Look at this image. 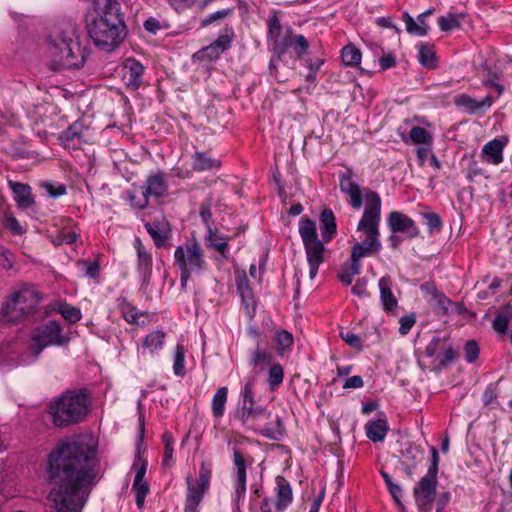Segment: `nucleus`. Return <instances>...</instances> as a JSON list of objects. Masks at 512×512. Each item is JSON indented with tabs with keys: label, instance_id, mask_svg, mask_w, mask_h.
Here are the masks:
<instances>
[{
	"label": "nucleus",
	"instance_id": "c85d7f7f",
	"mask_svg": "<svg viewBox=\"0 0 512 512\" xmlns=\"http://www.w3.org/2000/svg\"><path fill=\"white\" fill-rule=\"evenodd\" d=\"M388 429V423L385 418L370 421L365 426L366 436L373 442L383 441Z\"/></svg>",
	"mask_w": 512,
	"mask_h": 512
},
{
	"label": "nucleus",
	"instance_id": "f3484780",
	"mask_svg": "<svg viewBox=\"0 0 512 512\" xmlns=\"http://www.w3.org/2000/svg\"><path fill=\"white\" fill-rule=\"evenodd\" d=\"M84 131L83 122L75 121L60 134L59 139L65 148L77 149L84 142Z\"/></svg>",
	"mask_w": 512,
	"mask_h": 512
},
{
	"label": "nucleus",
	"instance_id": "f8f14e48",
	"mask_svg": "<svg viewBox=\"0 0 512 512\" xmlns=\"http://www.w3.org/2000/svg\"><path fill=\"white\" fill-rule=\"evenodd\" d=\"M387 225L393 234L404 233L409 239L420 235V230L415 221L402 212H390L387 218Z\"/></svg>",
	"mask_w": 512,
	"mask_h": 512
},
{
	"label": "nucleus",
	"instance_id": "bf43d9fd",
	"mask_svg": "<svg viewBox=\"0 0 512 512\" xmlns=\"http://www.w3.org/2000/svg\"><path fill=\"white\" fill-rule=\"evenodd\" d=\"M403 456L407 462H411L412 468H415L416 462L424 457V451L419 446L409 445Z\"/></svg>",
	"mask_w": 512,
	"mask_h": 512
},
{
	"label": "nucleus",
	"instance_id": "c03bdc74",
	"mask_svg": "<svg viewBox=\"0 0 512 512\" xmlns=\"http://www.w3.org/2000/svg\"><path fill=\"white\" fill-rule=\"evenodd\" d=\"M237 290L240 293L243 303L246 306V309H249L250 306L254 308V299L252 295V290L249 286L247 276L245 274L238 276L237 278Z\"/></svg>",
	"mask_w": 512,
	"mask_h": 512
},
{
	"label": "nucleus",
	"instance_id": "20e7f679",
	"mask_svg": "<svg viewBox=\"0 0 512 512\" xmlns=\"http://www.w3.org/2000/svg\"><path fill=\"white\" fill-rule=\"evenodd\" d=\"M47 54L52 70L80 68L86 58L80 43L76 23L68 21L56 25L48 37Z\"/></svg>",
	"mask_w": 512,
	"mask_h": 512
},
{
	"label": "nucleus",
	"instance_id": "72a5a7b5",
	"mask_svg": "<svg viewBox=\"0 0 512 512\" xmlns=\"http://www.w3.org/2000/svg\"><path fill=\"white\" fill-rule=\"evenodd\" d=\"M259 432L269 439L279 440L284 435L285 428L281 418L276 415L273 421L265 423Z\"/></svg>",
	"mask_w": 512,
	"mask_h": 512
},
{
	"label": "nucleus",
	"instance_id": "412c9836",
	"mask_svg": "<svg viewBox=\"0 0 512 512\" xmlns=\"http://www.w3.org/2000/svg\"><path fill=\"white\" fill-rule=\"evenodd\" d=\"M231 45V38L228 35H220L213 43L201 49L198 54L201 59L214 61L227 50Z\"/></svg>",
	"mask_w": 512,
	"mask_h": 512
},
{
	"label": "nucleus",
	"instance_id": "6ab92c4d",
	"mask_svg": "<svg viewBox=\"0 0 512 512\" xmlns=\"http://www.w3.org/2000/svg\"><path fill=\"white\" fill-rule=\"evenodd\" d=\"M492 102L491 96H486L483 100L477 101L467 94L458 95L454 100V103L468 114L484 112L491 107Z\"/></svg>",
	"mask_w": 512,
	"mask_h": 512
},
{
	"label": "nucleus",
	"instance_id": "dca6fc26",
	"mask_svg": "<svg viewBox=\"0 0 512 512\" xmlns=\"http://www.w3.org/2000/svg\"><path fill=\"white\" fill-rule=\"evenodd\" d=\"M12 295L19 303L20 311L24 315L33 313L41 301L40 293L32 286L25 285Z\"/></svg>",
	"mask_w": 512,
	"mask_h": 512
},
{
	"label": "nucleus",
	"instance_id": "09e8293b",
	"mask_svg": "<svg viewBox=\"0 0 512 512\" xmlns=\"http://www.w3.org/2000/svg\"><path fill=\"white\" fill-rule=\"evenodd\" d=\"M293 342L294 339L290 332L281 330L276 333V349L281 356L290 350Z\"/></svg>",
	"mask_w": 512,
	"mask_h": 512
},
{
	"label": "nucleus",
	"instance_id": "4d7b16f0",
	"mask_svg": "<svg viewBox=\"0 0 512 512\" xmlns=\"http://www.w3.org/2000/svg\"><path fill=\"white\" fill-rule=\"evenodd\" d=\"M458 357L457 351L454 350L452 345L449 343L446 349L443 350L441 356L436 360V364L443 368L454 362Z\"/></svg>",
	"mask_w": 512,
	"mask_h": 512
},
{
	"label": "nucleus",
	"instance_id": "e433bc0d",
	"mask_svg": "<svg viewBox=\"0 0 512 512\" xmlns=\"http://www.w3.org/2000/svg\"><path fill=\"white\" fill-rule=\"evenodd\" d=\"M299 233L302 238L303 244L319 240L315 222L308 218H301L299 223Z\"/></svg>",
	"mask_w": 512,
	"mask_h": 512
},
{
	"label": "nucleus",
	"instance_id": "ea45409f",
	"mask_svg": "<svg viewBox=\"0 0 512 512\" xmlns=\"http://www.w3.org/2000/svg\"><path fill=\"white\" fill-rule=\"evenodd\" d=\"M228 389L227 387H220L212 399V414L216 418L223 416L225 411V404L227 402Z\"/></svg>",
	"mask_w": 512,
	"mask_h": 512
},
{
	"label": "nucleus",
	"instance_id": "7ed1b4c3",
	"mask_svg": "<svg viewBox=\"0 0 512 512\" xmlns=\"http://www.w3.org/2000/svg\"><path fill=\"white\" fill-rule=\"evenodd\" d=\"M381 205L382 202L378 193L375 191L366 193V207H364L363 215L357 225V230L365 233L366 238L362 242L354 244L351 252V263L342 267L339 278L345 285H350L353 277L360 273L359 260L381 249V243L378 239L380 235Z\"/></svg>",
	"mask_w": 512,
	"mask_h": 512
},
{
	"label": "nucleus",
	"instance_id": "6e6d98bb",
	"mask_svg": "<svg viewBox=\"0 0 512 512\" xmlns=\"http://www.w3.org/2000/svg\"><path fill=\"white\" fill-rule=\"evenodd\" d=\"M284 378L283 368L280 364H273L269 369L268 383L272 389L278 387Z\"/></svg>",
	"mask_w": 512,
	"mask_h": 512
},
{
	"label": "nucleus",
	"instance_id": "b1692460",
	"mask_svg": "<svg viewBox=\"0 0 512 512\" xmlns=\"http://www.w3.org/2000/svg\"><path fill=\"white\" fill-rule=\"evenodd\" d=\"M134 248L137 252V268L139 272L144 276H150L152 272V255L144 247L140 238L136 237L134 240Z\"/></svg>",
	"mask_w": 512,
	"mask_h": 512
},
{
	"label": "nucleus",
	"instance_id": "9b49d317",
	"mask_svg": "<svg viewBox=\"0 0 512 512\" xmlns=\"http://www.w3.org/2000/svg\"><path fill=\"white\" fill-rule=\"evenodd\" d=\"M420 289L436 315L445 316L450 313L451 300L434 283L425 282Z\"/></svg>",
	"mask_w": 512,
	"mask_h": 512
},
{
	"label": "nucleus",
	"instance_id": "603ef678",
	"mask_svg": "<svg viewBox=\"0 0 512 512\" xmlns=\"http://www.w3.org/2000/svg\"><path fill=\"white\" fill-rule=\"evenodd\" d=\"M282 26L277 16H272L268 21V39L274 46L281 39Z\"/></svg>",
	"mask_w": 512,
	"mask_h": 512
},
{
	"label": "nucleus",
	"instance_id": "39448f33",
	"mask_svg": "<svg viewBox=\"0 0 512 512\" xmlns=\"http://www.w3.org/2000/svg\"><path fill=\"white\" fill-rule=\"evenodd\" d=\"M90 398L87 389L66 390L48 404L53 424L66 428L82 422L89 413Z\"/></svg>",
	"mask_w": 512,
	"mask_h": 512
},
{
	"label": "nucleus",
	"instance_id": "f03ea898",
	"mask_svg": "<svg viewBox=\"0 0 512 512\" xmlns=\"http://www.w3.org/2000/svg\"><path fill=\"white\" fill-rule=\"evenodd\" d=\"M86 29L94 44L103 50L117 48L126 36V25L118 0H93L86 14Z\"/></svg>",
	"mask_w": 512,
	"mask_h": 512
},
{
	"label": "nucleus",
	"instance_id": "4c0bfd02",
	"mask_svg": "<svg viewBox=\"0 0 512 512\" xmlns=\"http://www.w3.org/2000/svg\"><path fill=\"white\" fill-rule=\"evenodd\" d=\"M465 17V13L449 12L446 16L438 18V25L442 31H451L459 28L461 21H463Z\"/></svg>",
	"mask_w": 512,
	"mask_h": 512
},
{
	"label": "nucleus",
	"instance_id": "1a4fd4ad",
	"mask_svg": "<svg viewBox=\"0 0 512 512\" xmlns=\"http://www.w3.org/2000/svg\"><path fill=\"white\" fill-rule=\"evenodd\" d=\"M233 463L235 467V491L233 494V512H240L246 494V462L242 453L233 447Z\"/></svg>",
	"mask_w": 512,
	"mask_h": 512
},
{
	"label": "nucleus",
	"instance_id": "0e129e2a",
	"mask_svg": "<svg viewBox=\"0 0 512 512\" xmlns=\"http://www.w3.org/2000/svg\"><path fill=\"white\" fill-rule=\"evenodd\" d=\"M293 46L295 49V52L299 58H301L307 51L309 47V43L307 39L303 35H296L292 37Z\"/></svg>",
	"mask_w": 512,
	"mask_h": 512
},
{
	"label": "nucleus",
	"instance_id": "bb28decb",
	"mask_svg": "<svg viewBox=\"0 0 512 512\" xmlns=\"http://www.w3.org/2000/svg\"><path fill=\"white\" fill-rule=\"evenodd\" d=\"M141 190H143L149 197L163 196L167 191V184L164 179V175L162 173L150 175L146 180V185L141 187Z\"/></svg>",
	"mask_w": 512,
	"mask_h": 512
},
{
	"label": "nucleus",
	"instance_id": "a878e982",
	"mask_svg": "<svg viewBox=\"0 0 512 512\" xmlns=\"http://www.w3.org/2000/svg\"><path fill=\"white\" fill-rule=\"evenodd\" d=\"M164 339L165 334L162 331L156 330L151 332L144 338L141 347L138 349L139 353L143 356L155 354L163 348Z\"/></svg>",
	"mask_w": 512,
	"mask_h": 512
},
{
	"label": "nucleus",
	"instance_id": "f704fd0d",
	"mask_svg": "<svg viewBox=\"0 0 512 512\" xmlns=\"http://www.w3.org/2000/svg\"><path fill=\"white\" fill-rule=\"evenodd\" d=\"M417 49L419 63L428 69H434L437 66V59L433 47L428 44L420 43L417 45Z\"/></svg>",
	"mask_w": 512,
	"mask_h": 512
},
{
	"label": "nucleus",
	"instance_id": "6e6552de",
	"mask_svg": "<svg viewBox=\"0 0 512 512\" xmlns=\"http://www.w3.org/2000/svg\"><path fill=\"white\" fill-rule=\"evenodd\" d=\"M211 475L210 465L202 463L197 479L194 480L191 476L186 477L187 493L184 512H198L197 507L210 487Z\"/></svg>",
	"mask_w": 512,
	"mask_h": 512
},
{
	"label": "nucleus",
	"instance_id": "4468645a",
	"mask_svg": "<svg viewBox=\"0 0 512 512\" xmlns=\"http://www.w3.org/2000/svg\"><path fill=\"white\" fill-rule=\"evenodd\" d=\"M145 67L134 58H127L121 66V77L124 84L137 90L143 82Z\"/></svg>",
	"mask_w": 512,
	"mask_h": 512
},
{
	"label": "nucleus",
	"instance_id": "5701e85b",
	"mask_svg": "<svg viewBox=\"0 0 512 512\" xmlns=\"http://www.w3.org/2000/svg\"><path fill=\"white\" fill-rule=\"evenodd\" d=\"M380 289V300L386 313H394L398 301L391 290V281L389 277H381L378 282Z\"/></svg>",
	"mask_w": 512,
	"mask_h": 512
},
{
	"label": "nucleus",
	"instance_id": "c9c22d12",
	"mask_svg": "<svg viewBox=\"0 0 512 512\" xmlns=\"http://www.w3.org/2000/svg\"><path fill=\"white\" fill-rule=\"evenodd\" d=\"M511 319L512 307L510 305H505L493 319L492 327L496 332L504 334Z\"/></svg>",
	"mask_w": 512,
	"mask_h": 512
},
{
	"label": "nucleus",
	"instance_id": "423d86ee",
	"mask_svg": "<svg viewBox=\"0 0 512 512\" xmlns=\"http://www.w3.org/2000/svg\"><path fill=\"white\" fill-rule=\"evenodd\" d=\"M174 259L179 267L181 288L185 289L192 273L205 270L207 262L204 252L196 241H191L175 249Z\"/></svg>",
	"mask_w": 512,
	"mask_h": 512
},
{
	"label": "nucleus",
	"instance_id": "a19ab883",
	"mask_svg": "<svg viewBox=\"0 0 512 512\" xmlns=\"http://www.w3.org/2000/svg\"><path fill=\"white\" fill-rule=\"evenodd\" d=\"M448 344L447 338L434 336L425 348V355L433 358L434 362H436Z\"/></svg>",
	"mask_w": 512,
	"mask_h": 512
},
{
	"label": "nucleus",
	"instance_id": "8fccbe9b",
	"mask_svg": "<svg viewBox=\"0 0 512 512\" xmlns=\"http://www.w3.org/2000/svg\"><path fill=\"white\" fill-rule=\"evenodd\" d=\"M208 241L207 246L210 248L215 249L220 254L224 255L227 246H228V240L227 238L217 235L215 232H213L210 228L208 229V236L206 238Z\"/></svg>",
	"mask_w": 512,
	"mask_h": 512
},
{
	"label": "nucleus",
	"instance_id": "f257e3e1",
	"mask_svg": "<svg viewBox=\"0 0 512 512\" xmlns=\"http://www.w3.org/2000/svg\"><path fill=\"white\" fill-rule=\"evenodd\" d=\"M95 450L83 439L58 443L47 456V500L55 512H81L97 478Z\"/></svg>",
	"mask_w": 512,
	"mask_h": 512
},
{
	"label": "nucleus",
	"instance_id": "49530a36",
	"mask_svg": "<svg viewBox=\"0 0 512 512\" xmlns=\"http://www.w3.org/2000/svg\"><path fill=\"white\" fill-rule=\"evenodd\" d=\"M270 418L271 413L269 411L263 407L257 406L255 413L251 416L250 424H245V426L259 432L262 429V426L267 423V420Z\"/></svg>",
	"mask_w": 512,
	"mask_h": 512
},
{
	"label": "nucleus",
	"instance_id": "473e14b6",
	"mask_svg": "<svg viewBox=\"0 0 512 512\" xmlns=\"http://www.w3.org/2000/svg\"><path fill=\"white\" fill-rule=\"evenodd\" d=\"M121 313L124 319L131 324L144 325L147 320V314L144 312H138L137 308L128 302H122L120 304Z\"/></svg>",
	"mask_w": 512,
	"mask_h": 512
},
{
	"label": "nucleus",
	"instance_id": "774afa93",
	"mask_svg": "<svg viewBox=\"0 0 512 512\" xmlns=\"http://www.w3.org/2000/svg\"><path fill=\"white\" fill-rule=\"evenodd\" d=\"M78 266L85 272V275L90 278H96L99 273V265L97 262H89L82 260L78 262Z\"/></svg>",
	"mask_w": 512,
	"mask_h": 512
},
{
	"label": "nucleus",
	"instance_id": "4be33fe9",
	"mask_svg": "<svg viewBox=\"0 0 512 512\" xmlns=\"http://www.w3.org/2000/svg\"><path fill=\"white\" fill-rule=\"evenodd\" d=\"M506 141L501 138H495L484 145L482 157L485 161L498 165L503 161V149Z\"/></svg>",
	"mask_w": 512,
	"mask_h": 512
},
{
	"label": "nucleus",
	"instance_id": "2eb2a0df",
	"mask_svg": "<svg viewBox=\"0 0 512 512\" xmlns=\"http://www.w3.org/2000/svg\"><path fill=\"white\" fill-rule=\"evenodd\" d=\"M253 386L254 380H248L240 393V407L238 408L236 415L242 421L243 425L250 424L251 416H253L257 407L254 403Z\"/></svg>",
	"mask_w": 512,
	"mask_h": 512
},
{
	"label": "nucleus",
	"instance_id": "3c124183",
	"mask_svg": "<svg viewBox=\"0 0 512 512\" xmlns=\"http://www.w3.org/2000/svg\"><path fill=\"white\" fill-rule=\"evenodd\" d=\"M411 141L415 144L431 145L432 135L424 128L414 126L409 132Z\"/></svg>",
	"mask_w": 512,
	"mask_h": 512
},
{
	"label": "nucleus",
	"instance_id": "864d4df0",
	"mask_svg": "<svg viewBox=\"0 0 512 512\" xmlns=\"http://www.w3.org/2000/svg\"><path fill=\"white\" fill-rule=\"evenodd\" d=\"M162 440L164 443V455L162 464L165 467H170L173 465V438L170 433H164L162 436Z\"/></svg>",
	"mask_w": 512,
	"mask_h": 512
},
{
	"label": "nucleus",
	"instance_id": "de8ad7c7",
	"mask_svg": "<svg viewBox=\"0 0 512 512\" xmlns=\"http://www.w3.org/2000/svg\"><path fill=\"white\" fill-rule=\"evenodd\" d=\"M361 51L352 45L342 49L341 57L345 66H357L361 62Z\"/></svg>",
	"mask_w": 512,
	"mask_h": 512
},
{
	"label": "nucleus",
	"instance_id": "338daca9",
	"mask_svg": "<svg viewBox=\"0 0 512 512\" xmlns=\"http://www.w3.org/2000/svg\"><path fill=\"white\" fill-rule=\"evenodd\" d=\"M416 322L415 314L411 313L409 315L402 316L399 320L400 327L399 333L401 335H407Z\"/></svg>",
	"mask_w": 512,
	"mask_h": 512
},
{
	"label": "nucleus",
	"instance_id": "e2e57ef3",
	"mask_svg": "<svg viewBox=\"0 0 512 512\" xmlns=\"http://www.w3.org/2000/svg\"><path fill=\"white\" fill-rule=\"evenodd\" d=\"M465 359L468 363H473L479 356V347L476 341L470 340L464 346Z\"/></svg>",
	"mask_w": 512,
	"mask_h": 512
},
{
	"label": "nucleus",
	"instance_id": "58836bf2",
	"mask_svg": "<svg viewBox=\"0 0 512 512\" xmlns=\"http://www.w3.org/2000/svg\"><path fill=\"white\" fill-rule=\"evenodd\" d=\"M321 224L323 238L327 241L331 240L332 235L336 233V222L332 210H323L321 214Z\"/></svg>",
	"mask_w": 512,
	"mask_h": 512
},
{
	"label": "nucleus",
	"instance_id": "052dcab7",
	"mask_svg": "<svg viewBox=\"0 0 512 512\" xmlns=\"http://www.w3.org/2000/svg\"><path fill=\"white\" fill-rule=\"evenodd\" d=\"M233 8H226L219 11H216L214 13H211L207 17L203 18L201 20V26L206 27L216 21L223 20L227 16L231 15L233 13Z\"/></svg>",
	"mask_w": 512,
	"mask_h": 512
},
{
	"label": "nucleus",
	"instance_id": "7c9ffc66",
	"mask_svg": "<svg viewBox=\"0 0 512 512\" xmlns=\"http://www.w3.org/2000/svg\"><path fill=\"white\" fill-rule=\"evenodd\" d=\"M292 489L287 481L281 479L277 483V498L275 507L277 512H283L292 502Z\"/></svg>",
	"mask_w": 512,
	"mask_h": 512
},
{
	"label": "nucleus",
	"instance_id": "0eeeda50",
	"mask_svg": "<svg viewBox=\"0 0 512 512\" xmlns=\"http://www.w3.org/2000/svg\"><path fill=\"white\" fill-rule=\"evenodd\" d=\"M66 342L60 324L51 320L33 331L30 349L34 358H37L46 347L61 346Z\"/></svg>",
	"mask_w": 512,
	"mask_h": 512
},
{
	"label": "nucleus",
	"instance_id": "cd10ccee",
	"mask_svg": "<svg viewBox=\"0 0 512 512\" xmlns=\"http://www.w3.org/2000/svg\"><path fill=\"white\" fill-rule=\"evenodd\" d=\"M146 472L145 466H141L135 475L132 489L136 495V504L138 507H142L145 501V498L149 492V486L146 481H144V475Z\"/></svg>",
	"mask_w": 512,
	"mask_h": 512
},
{
	"label": "nucleus",
	"instance_id": "ddd939ff",
	"mask_svg": "<svg viewBox=\"0 0 512 512\" xmlns=\"http://www.w3.org/2000/svg\"><path fill=\"white\" fill-rule=\"evenodd\" d=\"M340 190L349 197V204L353 209H360L363 204V197L366 200V193L370 189H366L363 193L361 187L352 180L351 172H345L339 176Z\"/></svg>",
	"mask_w": 512,
	"mask_h": 512
},
{
	"label": "nucleus",
	"instance_id": "2f4dec72",
	"mask_svg": "<svg viewBox=\"0 0 512 512\" xmlns=\"http://www.w3.org/2000/svg\"><path fill=\"white\" fill-rule=\"evenodd\" d=\"M402 20L405 23L408 33L417 36H425L428 33L429 26L424 20V15H419L417 20H414V18L410 16L408 12H404L402 15Z\"/></svg>",
	"mask_w": 512,
	"mask_h": 512
},
{
	"label": "nucleus",
	"instance_id": "69168bd1",
	"mask_svg": "<svg viewBox=\"0 0 512 512\" xmlns=\"http://www.w3.org/2000/svg\"><path fill=\"white\" fill-rule=\"evenodd\" d=\"M15 262L14 255L6 248H0V266L5 270L13 269Z\"/></svg>",
	"mask_w": 512,
	"mask_h": 512
},
{
	"label": "nucleus",
	"instance_id": "393cba45",
	"mask_svg": "<svg viewBox=\"0 0 512 512\" xmlns=\"http://www.w3.org/2000/svg\"><path fill=\"white\" fill-rule=\"evenodd\" d=\"M8 185L13 191L14 199L20 208L27 209L34 204L31 187L28 184L9 181Z\"/></svg>",
	"mask_w": 512,
	"mask_h": 512
},
{
	"label": "nucleus",
	"instance_id": "c756f323",
	"mask_svg": "<svg viewBox=\"0 0 512 512\" xmlns=\"http://www.w3.org/2000/svg\"><path fill=\"white\" fill-rule=\"evenodd\" d=\"M1 315L4 320L12 323L20 321L25 316L24 313L20 311L19 303L13 295L3 302Z\"/></svg>",
	"mask_w": 512,
	"mask_h": 512
},
{
	"label": "nucleus",
	"instance_id": "680f3d73",
	"mask_svg": "<svg viewBox=\"0 0 512 512\" xmlns=\"http://www.w3.org/2000/svg\"><path fill=\"white\" fill-rule=\"evenodd\" d=\"M340 337L342 340H344L350 347L358 350V351H361L362 348H363V344H362V341H361V338L351 332V331H341L340 332Z\"/></svg>",
	"mask_w": 512,
	"mask_h": 512
},
{
	"label": "nucleus",
	"instance_id": "aec40b11",
	"mask_svg": "<svg viewBox=\"0 0 512 512\" xmlns=\"http://www.w3.org/2000/svg\"><path fill=\"white\" fill-rule=\"evenodd\" d=\"M144 227L154 241L156 247L161 248L165 245L170 236V225L166 220L146 222Z\"/></svg>",
	"mask_w": 512,
	"mask_h": 512
},
{
	"label": "nucleus",
	"instance_id": "5fc2aeb1",
	"mask_svg": "<svg viewBox=\"0 0 512 512\" xmlns=\"http://www.w3.org/2000/svg\"><path fill=\"white\" fill-rule=\"evenodd\" d=\"M295 34L292 33L291 30H287L282 36L281 39L272 47L274 53L280 57L282 54L285 53L288 47L293 46L292 37H294Z\"/></svg>",
	"mask_w": 512,
	"mask_h": 512
},
{
	"label": "nucleus",
	"instance_id": "a211bd4d",
	"mask_svg": "<svg viewBox=\"0 0 512 512\" xmlns=\"http://www.w3.org/2000/svg\"><path fill=\"white\" fill-rule=\"evenodd\" d=\"M304 248L309 264V276L310 279H314L320 264L324 261L325 247L324 244L318 240L304 244Z\"/></svg>",
	"mask_w": 512,
	"mask_h": 512
},
{
	"label": "nucleus",
	"instance_id": "a18cd8bd",
	"mask_svg": "<svg viewBox=\"0 0 512 512\" xmlns=\"http://www.w3.org/2000/svg\"><path fill=\"white\" fill-rule=\"evenodd\" d=\"M185 353L186 349L183 344L178 343L175 348L173 357V372L178 377H183L186 373L185 370Z\"/></svg>",
	"mask_w": 512,
	"mask_h": 512
},
{
	"label": "nucleus",
	"instance_id": "13d9d810",
	"mask_svg": "<svg viewBox=\"0 0 512 512\" xmlns=\"http://www.w3.org/2000/svg\"><path fill=\"white\" fill-rule=\"evenodd\" d=\"M423 218L426 220L429 233L439 232L442 228V221L440 216L435 212L422 213Z\"/></svg>",
	"mask_w": 512,
	"mask_h": 512
},
{
	"label": "nucleus",
	"instance_id": "9d476101",
	"mask_svg": "<svg viewBox=\"0 0 512 512\" xmlns=\"http://www.w3.org/2000/svg\"><path fill=\"white\" fill-rule=\"evenodd\" d=\"M437 483V475L427 473L414 487L413 493L419 509L428 512L432 508Z\"/></svg>",
	"mask_w": 512,
	"mask_h": 512
},
{
	"label": "nucleus",
	"instance_id": "37998d69",
	"mask_svg": "<svg viewBox=\"0 0 512 512\" xmlns=\"http://www.w3.org/2000/svg\"><path fill=\"white\" fill-rule=\"evenodd\" d=\"M272 356L268 352L259 349V345L257 348L251 352L250 355V364L256 369V372H261L264 370L266 365L271 364Z\"/></svg>",
	"mask_w": 512,
	"mask_h": 512
},
{
	"label": "nucleus",
	"instance_id": "79ce46f5",
	"mask_svg": "<svg viewBox=\"0 0 512 512\" xmlns=\"http://www.w3.org/2000/svg\"><path fill=\"white\" fill-rule=\"evenodd\" d=\"M220 163L203 152H196L193 155V169L197 171H206L219 167Z\"/></svg>",
	"mask_w": 512,
	"mask_h": 512
}]
</instances>
